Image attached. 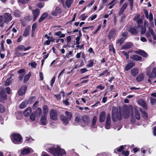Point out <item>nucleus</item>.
Here are the masks:
<instances>
[{"instance_id":"6e6d98bb","label":"nucleus","mask_w":156,"mask_h":156,"mask_svg":"<svg viewBox=\"0 0 156 156\" xmlns=\"http://www.w3.org/2000/svg\"><path fill=\"white\" fill-rule=\"evenodd\" d=\"M122 153L125 156H128L129 155V152L127 151H122Z\"/></svg>"},{"instance_id":"6ab92c4d","label":"nucleus","mask_w":156,"mask_h":156,"mask_svg":"<svg viewBox=\"0 0 156 156\" xmlns=\"http://www.w3.org/2000/svg\"><path fill=\"white\" fill-rule=\"evenodd\" d=\"M106 117V113L105 112H101L99 116V121L102 122L104 121Z\"/></svg>"},{"instance_id":"39448f33","label":"nucleus","mask_w":156,"mask_h":156,"mask_svg":"<svg viewBox=\"0 0 156 156\" xmlns=\"http://www.w3.org/2000/svg\"><path fill=\"white\" fill-rule=\"evenodd\" d=\"M12 141L15 144H18L21 142L22 140V136L18 134H14L11 136Z\"/></svg>"},{"instance_id":"dca6fc26","label":"nucleus","mask_w":156,"mask_h":156,"mask_svg":"<svg viewBox=\"0 0 156 156\" xmlns=\"http://www.w3.org/2000/svg\"><path fill=\"white\" fill-rule=\"evenodd\" d=\"M41 123L43 125H45L47 123V116L44 115L42 116L40 119Z\"/></svg>"},{"instance_id":"412c9836","label":"nucleus","mask_w":156,"mask_h":156,"mask_svg":"<svg viewBox=\"0 0 156 156\" xmlns=\"http://www.w3.org/2000/svg\"><path fill=\"white\" fill-rule=\"evenodd\" d=\"M31 113V109L30 107L27 108L24 112L23 114L25 116H28Z\"/></svg>"},{"instance_id":"9d476101","label":"nucleus","mask_w":156,"mask_h":156,"mask_svg":"<svg viewBox=\"0 0 156 156\" xmlns=\"http://www.w3.org/2000/svg\"><path fill=\"white\" fill-rule=\"evenodd\" d=\"M30 48V47H26L20 44L17 46L16 49L18 51H25L29 50Z\"/></svg>"},{"instance_id":"58836bf2","label":"nucleus","mask_w":156,"mask_h":156,"mask_svg":"<svg viewBox=\"0 0 156 156\" xmlns=\"http://www.w3.org/2000/svg\"><path fill=\"white\" fill-rule=\"evenodd\" d=\"M12 82V77L10 76L6 80L5 84L6 86L9 85Z\"/></svg>"},{"instance_id":"c03bdc74","label":"nucleus","mask_w":156,"mask_h":156,"mask_svg":"<svg viewBox=\"0 0 156 156\" xmlns=\"http://www.w3.org/2000/svg\"><path fill=\"white\" fill-rule=\"evenodd\" d=\"M25 140L28 143H30L34 141V140L31 137L29 136L26 137H25Z\"/></svg>"},{"instance_id":"09e8293b","label":"nucleus","mask_w":156,"mask_h":156,"mask_svg":"<svg viewBox=\"0 0 156 156\" xmlns=\"http://www.w3.org/2000/svg\"><path fill=\"white\" fill-rule=\"evenodd\" d=\"M4 22L3 17L2 16H0V27H3Z\"/></svg>"},{"instance_id":"473e14b6","label":"nucleus","mask_w":156,"mask_h":156,"mask_svg":"<svg viewBox=\"0 0 156 156\" xmlns=\"http://www.w3.org/2000/svg\"><path fill=\"white\" fill-rule=\"evenodd\" d=\"M134 113L136 118L138 120H139L140 119V115L139 111L136 110H134Z\"/></svg>"},{"instance_id":"a211bd4d","label":"nucleus","mask_w":156,"mask_h":156,"mask_svg":"<svg viewBox=\"0 0 156 156\" xmlns=\"http://www.w3.org/2000/svg\"><path fill=\"white\" fill-rule=\"evenodd\" d=\"M134 52L136 54H140L145 57H147L148 56V55L146 52L141 50L135 51H134Z\"/></svg>"},{"instance_id":"4be33fe9","label":"nucleus","mask_w":156,"mask_h":156,"mask_svg":"<svg viewBox=\"0 0 156 156\" xmlns=\"http://www.w3.org/2000/svg\"><path fill=\"white\" fill-rule=\"evenodd\" d=\"M39 10L38 9H36L34 11L33 10L34 20H35L38 16L39 14Z\"/></svg>"},{"instance_id":"13d9d810","label":"nucleus","mask_w":156,"mask_h":156,"mask_svg":"<svg viewBox=\"0 0 156 156\" xmlns=\"http://www.w3.org/2000/svg\"><path fill=\"white\" fill-rule=\"evenodd\" d=\"M105 88V87L102 86L101 84H100L96 87L97 88L99 89L100 90H103Z\"/></svg>"},{"instance_id":"ea45409f","label":"nucleus","mask_w":156,"mask_h":156,"mask_svg":"<svg viewBox=\"0 0 156 156\" xmlns=\"http://www.w3.org/2000/svg\"><path fill=\"white\" fill-rule=\"evenodd\" d=\"M123 149V146H121L115 149L114 150V152L115 153H116L117 152H120L122 151Z\"/></svg>"},{"instance_id":"ddd939ff","label":"nucleus","mask_w":156,"mask_h":156,"mask_svg":"<svg viewBox=\"0 0 156 156\" xmlns=\"http://www.w3.org/2000/svg\"><path fill=\"white\" fill-rule=\"evenodd\" d=\"M27 90V87L25 86H23L19 90L18 93L19 95H23L25 94Z\"/></svg>"},{"instance_id":"052dcab7","label":"nucleus","mask_w":156,"mask_h":156,"mask_svg":"<svg viewBox=\"0 0 156 156\" xmlns=\"http://www.w3.org/2000/svg\"><path fill=\"white\" fill-rule=\"evenodd\" d=\"M150 21H152L153 20V16L152 13L150 12L149 16V18Z\"/></svg>"},{"instance_id":"b1692460","label":"nucleus","mask_w":156,"mask_h":156,"mask_svg":"<svg viewBox=\"0 0 156 156\" xmlns=\"http://www.w3.org/2000/svg\"><path fill=\"white\" fill-rule=\"evenodd\" d=\"M61 12V9L60 8L56 7L55 10L52 13V14L53 16H56L58 13H60Z\"/></svg>"},{"instance_id":"bf43d9fd","label":"nucleus","mask_w":156,"mask_h":156,"mask_svg":"<svg viewBox=\"0 0 156 156\" xmlns=\"http://www.w3.org/2000/svg\"><path fill=\"white\" fill-rule=\"evenodd\" d=\"M80 37H77L76 38V43L77 45H78L80 44Z\"/></svg>"},{"instance_id":"603ef678","label":"nucleus","mask_w":156,"mask_h":156,"mask_svg":"<svg viewBox=\"0 0 156 156\" xmlns=\"http://www.w3.org/2000/svg\"><path fill=\"white\" fill-rule=\"evenodd\" d=\"M151 103L152 105H154L155 104L156 102V99L153 98H151Z\"/></svg>"},{"instance_id":"3c124183","label":"nucleus","mask_w":156,"mask_h":156,"mask_svg":"<svg viewBox=\"0 0 156 156\" xmlns=\"http://www.w3.org/2000/svg\"><path fill=\"white\" fill-rule=\"evenodd\" d=\"M20 13L18 10H16L14 12V15L16 17H18L20 15Z\"/></svg>"},{"instance_id":"f257e3e1","label":"nucleus","mask_w":156,"mask_h":156,"mask_svg":"<svg viewBox=\"0 0 156 156\" xmlns=\"http://www.w3.org/2000/svg\"><path fill=\"white\" fill-rule=\"evenodd\" d=\"M48 151L53 156H64L66 154L65 150L58 145H51L47 147Z\"/></svg>"},{"instance_id":"f704fd0d","label":"nucleus","mask_w":156,"mask_h":156,"mask_svg":"<svg viewBox=\"0 0 156 156\" xmlns=\"http://www.w3.org/2000/svg\"><path fill=\"white\" fill-rule=\"evenodd\" d=\"M73 2V0H67L66 1V5L68 8H69L71 6Z\"/></svg>"},{"instance_id":"393cba45","label":"nucleus","mask_w":156,"mask_h":156,"mask_svg":"<svg viewBox=\"0 0 156 156\" xmlns=\"http://www.w3.org/2000/svg\"><path fill=\"white\" fill-rule=\"evenodd\" d=\"M42 113V110L40 108H37L36 110L35 114L36 116H40Z\"/></svg>"},{"instance_id":"e433bc0d","label":"nucleus","mask_w":156,"mask_h":156,"mask_svg":"<svg viewBox=\"0 0 156 156\" xmlns=\"http://www.w3.org/2000/svg\"><path fill=\"white\" fill-rule=\"evenodd\" d=\"M48 108L47 105H44L43 107V111L44 115H46L48 113Z\"/></svg>"},{"instance_id":"69168bd1","label":"nucleus","mask_w":156,"mask_h":156,"mask_svg":"<svg viewBox=\"0 0 156 156\" xmlns=\"http://www.w3.org/2000/svg\"><path fill=\"white\" fill-rule=\"evenodd\" d=\"M97 17V15H94L93 16H91L88 18L89 20H94Z\"/></svg>"},{"instance_id":"0eeeda50","label":"nucleus","mask_w":156,"mask_h":156,"mask_svg":"<svg viewBox=\"0 0 156 156\" xmlns=\"http://www.w3.org/2000/svg\"><path fill=\"white\" fill-rule=\"evenodd\" d=\"M50 118L51 120H56L57 119V111L56 110L52 109L49 112Z\"/></svg>"},{"instance_id":"5fc2aeb1","label":"nucleus","mask_w":156,"mask_h":156,"mask_svg":"<svg viewBox=\"0 0 156 156\" xmlns=\"http://www.w3.org/2000/svg\"><path fill=\"white\" fill-rule=\"evenodd\" d=\"M106 122H111L110 115L109 114L107 116Z\"/></svg>"},{"instance_id":"bb28decb","label":"nucleus","mask_w":156,"mask_h":156,"mask_svg":"<svg viewBox=\"0 0 156 156\" xmlns=\"http://www.w3.org/2000/svg\"><path fill=\"white\" fill-rule=\"evenodd\" d=\"M135 65L134 63H130L128 64L125 67V70L126 71H128L130 69L133 67Z\"/></svg>"},{"instance_id":"79ce46f5","label":"nucleus","mask_w":156,"mask_h":156,"mask_svg":"<svg viewBox=\"0 0 156 156\" xmlns=\"http://www.w3.org/2000/svg\"><path fill=\"white\" fill-rule=\"evenodd\" d=\"M94 64V61L93 60H89L88 62V64L87 65V67L88 68L92 67Z\"/></svg>"},{"instance_id":"680f3d73","label":"nucleus","mask_w":156,"mask_h":156,"mask_svg":"<svg viewBox=\"0 0 156 156\" xmlns=\"http://www.w3.org/2000/svg\"><path fill=\"white\" fill-rule=\"evenodd\" d=\"M105 128L107 129H109L110 128V122H106Z\"/></svg>"},{"instance_id":"e2e57ef3","label":"nucleus","mask_w":156,"mask_h":156,"mask_svg":"<svg viewBox=\"0 0 156 156\" xmlns=\"http://www.w3.org/2000/svg\"><path fill=\"white\" fill-rule=\"evenodd\" d=\"M36 100V98L34 96L33 97L30 98L29 99V103H32V102Z\"/></svg>"},{"instance_id":"a18cd8bd","label":"nucleus","mask_w":156,"mask_h":156,"mask_svg":"<svg viewBox=\"0 0 156 156\" xmlns=\"http://www.w3.org/2000/svg\"><path fill=\"white\" fill-rule=\"evenodd\" d=\"M131 52V51H129L128 52L124 51H122L121 52V53L122 54L124 55L126 58H129L128 53Z\"/></svg>"},{"instance_id":"a878e982","label":"nucleus","mask_w":156,"mask_h":156,"mask_svg":"<svg viewBox=\"0 0 156 156\" xmlns=\"http://www.w3.org/2000/svg\"><path fill=\"white\" fill-rule=\"evenodd\" d=\"M132 44L131 43H128L122 46V49H127L130 48L132 46Z\"/></svg>"},{"instance_id":"72a5a7b5","label":"nucleus","mask_w":156,"mask_h":156,"mask_svg":"<svg viewBox=\"0 0 156 156\" xmlns=\"http://www.w3.org/2000/svg\"><path fill=\"white\" fill-rule=\"evenodd\" d=\"M97 117L96 116H94L93 119L91 127L93 128H95V124L97 120Z\"/></svg>"},{"instance_id":"864d4df0","label":"nucleus","mask_w":156,"mask_h":156,"mask_svg":"<svg viewBox=\"0 0 156 156\" xmlns=\"http://www.w3.org/2000/svg\"><path fill=\"white\" fill-rule=\"evenodd\" d=\"M87 16H88L87 14L84 13L81 16L80 18L82 20H84Z\"/></svg>"},{"instance_id":"4d7b16f0","label":"nucleus","mask_w":156,"mask_h":156,"mask_svg":"<svg viewBox=\"0 0 156 156\" xmlns=\"http://www.w3.org/2000/svg\"><path fill=\"white\" fill-rule=\"evenodd\" d=\"M35 116L36 115H35L34 114L32 113L30 116V120L33 121H34L35 119Z\"/></svg>"},{"instance_id":"c9c22d12","label":"nucleus","mask_w":156,"mask_h":156,"mask_svg":"<svg viewBox=\"0 0 156 156\" xmlns=\"http://www.w3.org/2000/svg\"><path fill=\"white\" fill-rule=\"evenodd\" d=\"M28 103L27 101H25L22 102L20 105V107L21 108H25L26 106Z\"/></svg>"},{"instance_id":"4468645a","label":"nucleus","mask_w":156,"mask_h":156,"mask_svg":"<svg viewBox=\"0 0 156 156\" xmlns=\"http://www.w3.org/2000/svg\"><path fill=\"white\" fill-rule=\"evenodd\" d=\"M128 3H125L122 6L120 9L119 12V14L120 15H122L124 12L126 8L128 6Z\"/></svg>"},{"instance_id":"1a4fd4ad","label":"nucleus","mask_w":156,"mask_h":156,"mask_svg":"<svg viewBox=\"0 0 156 156\" xmlns=\"http://www.w3.org/2000/svg\"><path fill=\"white\" fill-rule=\"evenodd\" d=\"M32 149L30 148L25 147L21 150V154L22 155H27L30 153Z\"/></svg>"},{"instance_id":"c756f323","label":"nucleus","mask_w":156,"mask_h":156,"mask_svg":"<svg viewBox=\"0 0 156 156\" xmlns=\"http://www.w3.org/2000/svg\"><path fill=\"white\" fill-rule=\"evenodd\" d=\"M144 77V75L143 74H141L139 75L138 76L136 77V79L137 81H141L143 80Z\"/></svg>"},{"instance_id":"2f4dec72","label":"nucleus","mask_w":156,"mask_h":156,"mask_svg":"<svg viewBox=\"0 0 156 156\" xmlns=\"http://www.w3.org/2000/svg\"><path fill=\"white\" fill-rule=\"evenodd\" d=\"M110 73L108 72L107 70H106L103 71V72L99 74V76H109Z\"/></svg>"},{"instance_id":"de8ad7c7","label":"nucleus","mask_w":156,"mask_h":156,"mask_svg":"<svg viewBox=\"0 0 156 156\" xmlns=\"http://www.w3.org/2000/svg\"><path fill=\"white\" fill-rule=\"evenodd\" d=\"M29 65H30L32 68H35L36 67L37 64L35 62H33L30 63Z\"/></svg>"},{"instance_id":"37998d69","label":"nucleus","mask_w":156,"mask_h":156,"mask_svg":"<svg viewBox=\"0 0 156 156\" xmlns=\"http://www.w3.org/2000/svg\"><path fill=\"white\" fill-rule=\"evenodd\" d=\"M30 73H29L27 75H26L25 76L23 80V81L24 82H26L29 80L30 77Z\"/></svg>"},{"instance_id":"423d86ee","label":"nucleus","mask_w":156,"mask_h":156,"mask_svg":"<svg viewBox=\"0 0 156 156\" xmlns=\"http://www.w3.org/2000/svg\"><path fill=\"white\" fill-rule=\"evenodd\" d=\"M151 69V68L150 66L147 69L146 75L150 78H155L156 77V67L153 69L151 73H150Z\"/></svg>"},{"instance_id":"cd10ccee","label":"nucleus","mask_w":156,"mask_h":156,"mask_svg":"<svg viewBox=\"0 0 156 156\" xmlns=\"http://www.w3.org/2000/svg\"><path fill=\"white\" fill-rule=\"evenodd\" d=\"M30 29V27H28L25 28L23 34L24 36L26 37L29 35Z\"/></svg>"},{"instance_id":"a19ab883","label":"nucleus","mask_w":156,"mask_h":156,"mask_svg":"<svg viewBox=\"0 0 156 156\" xmlns=\"http://www.w3.org/2000/svg\"><path fill=\"white\" fill-rule=\"evenodd\" d=\"M140 110L141 112L142 115L143 116L144 118V119H147L148 117L147 114L145 112L142 111L141 108H140Z\"/></svg>"},{"instance_id":"2eb2a0df","label":"nucleus","mask_w":156,"mask_h":156,"mask_svg":"<svg viewBox=\"0 0 156 156\" xmlns=\"http://www.w3.org/2000/svg\"><path fill=\"white\" fill-rule=\"evenodd\" d=\"M132 111V110H131L130 111L129 109L128 108H127L126 110H124L123 111L124 117L126 119L128 118L130 115V112Z\"/></svg>"},{"instance_id":"6e6552de","label":"nucleus","mask_w":156,"mask_h":156,"mask_svg":"<svg viewBox=\"0 0 156 156\" xmlns=\"http://www.w3.org/2000/svg\"><path fill=\"white\" fill-rule=\"evenodd\" d=\"M4 22L7 23L8 22L10 21L12 19V16L10 14L8 13H5L4 15V16L3 17Z\"/></svg>"},{"instance_id":"7ed1b4c3","label":"nucleus","mask_w":156,"mask_h":156,"mask_svg":"<svg viewBox=\"0 0 156 156\" xmlns=\"http://www.w3.org/2000/svg\"><path fill=\"white\" fill-rule=\"evenodd\" d=\"M65 115L66 116V117L64 115H62L61 116V118L63 123L64 125H66L68 123L69 121L71 119L72 115L71 112L68 111L65 112Z\"/></svg>"},{"instance_id":"8fccbe9b","label":"nucleus","mask_w":156,"mask_h":156,"mask_svg":"<svg viewBox=\"0 0 156 156\" xmlns=\"http://www.w3.org/2000/svg\"><path fill=\"white\" fill-rule=\"evenodd\" d=\"M68 101L69 99L67 98L65 100L63 101V103L66 106H69V103Z\"/></svg>"},{"instance_id":"5701e85b","label":"nucleus","mask_w":156,"mask_h":156,"mask_svg":"<svg viewBox=\"0 0 156 156\" xmlns=\"http://www.w3.org/2000/svg\"><path fill=\"white\" fill-rule=\"evenodd\" d=\"M130 58L132 59L135 60L136 61H138L141 59L142 58L140 56H139L136 55H132L130 57Z\"/></svg>"},{"instance_id":"4c0bfd02","label":"nucleus","mask_w":156,"mask_h":156,"mask_svg":"<svg viewBox=\"0 0 156 156\" xmlns=\"http://www.w3.org/2000/svg\"><path fill=\"white\" fill-rule=\"evenodd\" d=\"M139 28H140V33L141 34H144L146 32V29L145 27H141L139 25L138 26Z\"/></svg>"},{"instance_id":"aec40b11","label":"nucleus","mask_w":156,"mask_h":156,"mask_svg":"<svg viewBox=\"0 0 156 156\" xmlns=\"http://www.w3.org/2000/svg\"><path fill=\"white\" fill-rule=\"evenodd\" d=\"M139 73V69L136 68H134L131 70V73L132 76H135Z\"/></svg>"},{"instance_id":"0e129e2a","label":"nucleus","mask_w":156,"mask_h":156,"mask_svg":"<svg viewBox=\"0 0 156 156\" xmlns=\"http://www.w3.org/2000/svg\"><path fill=\"white\" fill-rule=\"evenodd\" d=\"M56 43L60 44L61 43H63L64 42V40L63 39H58L56 40Z\"/></svg>"},{"instance_id":"49530a36","label":"nucleus","mask_w":156,"mask_h":156,"mask_svg":"<svg viewBox=\"0 0 156 156\" xmlns=\"http://www.w3.org/2000/svg\"><path fill=\"white\" fill-rule=\"evenodd\" d=\"M124 38H120L117 41V43L121 45L124 42Z\"/></svg>"},{"instance_id":"7c9ffc66","label":"nucleus","mask_w":156,"mask_h":156,"mask_svg":"<svg viewBox=\"0 0 156 156\" xmlns=\"http://www.w3.org/2000/svg\"><path fill=\"white\" fill-rule=\"evenodd\" d=\"M48 16V14L46 13H44L41 16L39 22H41L43 21Z\"/></svg>"},{"instance_id":"20e7f679","label":"nucleus","mask_w":156,"mask_h":156,"mask_svg":"<svg viewBox=\"0 0 156 156\" xmlns=\"http://www.w3.org/2000/svg\"><path fill=\"white\" fill-rule=\"evenodd\" d=\"M6 91L8 94H9L10 92V90L9 87H7L5 89H3L0 92V101L3 102L7 99V95L5 93Z\"/></svg>"},{"instance_id":"f8f14e48","label":"nucleus","mask_w":156,"mask_h":156,"mask_svg":"<svg viewBox=\"0 0 156 156\" xmlns=\"http://www.w3.org/2000/svg\"><path fill=\"white\" fill-rule=\"evenodd\" d=\"M116 34L114 30H112L110 31L108 36V38L110 39H114L116 36Z\"/></svg>"},{"instance_id":"774afa93","label":"nucleus","mask_w":156,"mask_h":156,"mask_svg":"<svg viewBox=\"0 0 156 156\" xmlns=\"http://www.w3.org/2000/svg\"><path fill=\"white\" fill-rule=\"evenodd\" d=\"M55 80V76L53 77L51 81V85L52 86L54 83Z\"/></svg>"},{"instance_id":"f3484780","label":"nucleus","mask_w":156,"mask_h":156,"mask_svg":"<svg viewBox=\"0 0 156 156\" xmlns=\"http://www.w3.org/2000/svg\"><path fill=\"white\" fill-rule=\"evenodd\" d=\"M82 120L83 123L84 124V126H87L90 122L89 118L88 116L86 115H84L82 117Z\"/></svg>"},{"instance_id":"f03ea898","label":"nucleus","mask_w":156,"mask_h":156,"mask_svg":"<svg viewBox=\"0 0 156 156\" xmlns=\"http://www.w3.org/2000/svg\"><path fill=\"white\" fill-rule=\"evenodd\" d=\"M112 119L113 121L120 120L122 118L120 112L119 111L118 112L117 108L115 106L112 107Z\"/></svg>"},{"instance_id":"c85d7f7f","label":"nucleus","mask_w":156,"mask_h":156,"mask_svg":"<svg viewBox=\"0 0 156 156\" xmlns=\"http://www.w3.org/2000/svg\"><path fill=\"white\" fill-rule=\"evenodd\" d=\"M136 27H133L130 28L129 32L132 34H137L138 31L136 29Z\"/></svg>"},{"instance_id":"338daca9","label":"nucleus","mask_w":156,"mask_h":156,"mask_svg":"<svg viewBox=\"0 0 156 156\" xmlns=\"http://www.w3.org/2000/svg\"><path fill=\"white\" fill-rule=\"evenodd\" d=\"M38 104V101H37L34 104L33 108L34 109L35 108L37 107Z\"/></svg>"},{"instance_id":"9b49d317","label":"nucleus","mask_w":156,"mask_h":156,"mask_svg":"<svg viewBox=\"0 0 156 156\" xmlns=\"http://www.w3.org/2000/svg\"><path fill=\"white\" fill-rule=\"evenodd\" d=\"M138 104L146 109H147L146 103L141 99H139L137 101Z\"/></svg>"}]
</instances>
